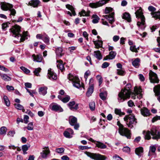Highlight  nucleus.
Instances as JSON below:
<instances>
[{
	"label": "nucleus",
	"mask_w": 160,
	"mask_h": 160,
	"mask_svg": "<svg viewBox=\"0 0 160 160\" xmlns=\"http://www.w3.org/2000/svg\"><path fill=\"white\" fill-rule=\"evenodd\" d=\"M123 119L124 121L126 122L127 125L131 128H133L137 123L136 118L132 114L126 115Z\"/></svg>",
	"instance_id": "f257e3e1"
},
{
	"label": "nucleus",
	"mask_w": 160,
	"mask_h": 160,
	"mask_svg": "<svg viewBox=\"0 0 160 160\" xmlns=\"http://www.w3.org/2000/svg\"><path fill=\"white\" fill-rule=\"evenodd\" d=\"M20 27L19 26L15 25L11 29V32L15 35V37L17 36L19 37V35L21 37L20 39V42H22L25 40L26 38V37L27 36V32H23L22 35L19 34V32L20 31ZM27 38H26V39Z\"/></svg>",
	"instance_id": "f03ea898"
},
{
	"label": "nucleus",
	"mask_w": 160,
	"mask_h": 160,
	"mask_svg": "<svg viewBox=\"0 0 160 160\" xmlns=\"http://www.w3.org/2000/svg\"><path fill=\"white\" fill-rule=\"evenodd\" d=\"M135 12L136 18L138 19H140L141 22L139 21L137 22V25L138 27L143 26L145 22V18L143 15L142 9L141 7H138Z\"/></svg>",
	"instance_id": "7ed1b4c3"
},
{
	"label": "nucleus",
	"mask_w": 160,
	"mask_h": 160,
	"mask_svg": "<svg viewBox=\"0 0 160 160\" xmlns=\"http://www.w3.org/2000/svg\"><path fill=\"white\" fill-rule=\"evenodd\" d=\"M131 93L127 90L122 89L118 93V99L119 102H122L128 99L130 97Z\"/></svg>",
	"instance_id": "20e7f679"
},
{
	"label": "nucleus",
	"mask_w": 160,
	"mask_h": 160,
	"mask_svg": "<svg viewBox=\"0 0 160 160\" xmlns=\"http://www.w3.org/2000/svg\"><path fill=\"white\" fill-rule=\"evenodd\" d=\"M117 125L119 128L118 132L119 134L121 135L125 136L128 139H130L131 135L130 131L127 128H124L119 121L117 122Z\"/></svg>",
	"instance_id": "39448f33"
},
{
	"label": "nucleus",
	"mask_w": 160,
	"mask_h": 160,
	"mask_svg": "<svg viewBox=\"0 0 160 160\" xmlns=\"http://www.w3.org/2000/svg\"><path fill=\"white\" fill-rule=\"evenodd\" d=\"M68 79L72 82L73 86L77 88H79L81 87L84 88L83 85L81 84L79 80L78 77L74 76L72 75L69 74L68 77Z\"/></svg>",
	"instance_id": "423d86ee"
},
{
	"label": "nucleus",
	"mask_w": 160,
	"mask_h": 160,
	"mask_svg": "<svg viewBox=\"0 0 160 160\" xmlns=\"http://www.w3.org/2000/svg\"><path fill=\"white\" fill-rule=\"evenodd\" d=\"M85 153L91 158L95 160H105L107 157L105 156L99 154L91 153L88 152H86Z\"/></svg>",
	"instance_id": "0eeeda50"
},
{
	"label": "nucleus",
	"mask_w": 160,
	"mask_h": 160,
	"mask_svg": "<svg viewBox=\"0 0 160 160\" xmlns=\"http://www.w3.org/2000/svg\"><path fill=\"white\" fill-rule=\"evenodd\" d=\"M110 0H100L95 2L89 3V6L92 8H97L108 3Z\"/></svg>",
	"instance_id": "6e6552de"
},
{
	"label": "nucleus",
	"mask_w": 160,
	"mask_h": 160,
	"mask_svg": "<svg viewBox=\"0 0 160 160\" xmlns=\"http://www.w3.org/2000/svg\"><path fill=\"white\" fill-rule=\"evenodd\" d=\"M149 78L152 83H158L159 81L157 74L151 70L149 73Z\"/></svg>",
	"instance_id": "1a4fd4ad"
},
{
	"label": "nucleus",
	"mask_w": 160,
	"mask_h": 160,
	"mask_svg": "<svg viewBox=\"0 0 160 160\" xmlns=\"http://www.w3.org/2000/svg\"><path fill=\"white\" fill-rule=\"evenodd\" d=\"M151 132L153 139L158 140L160 139V132L158 131L156 127L152 128L151 130Z\"/></svg>",
	"instance_id": "9d476101"
},
{
	"label": "nucleus",
	"mask_w": 160,
	"mask_h": 160,
	"mask_svg": "<svg viewBox=\"0 0 160 160\" xmlns=\"http://www.w3.org/2000/svg\"><path fill=\"white\" fill-rule=\"evenodd\" d=\"M73 130L70 128L67 129L64 132V136L66 138H70L72 137V135L73 134Z\"/></svg>",
	"instance_id": "9b49d317"
},
{
	"label": "nucleus",
	"mask_w": 160,
	"mask_h": 160,
	"mask_svg": "<svg viewBox=\"0 0 160 160\" xmlns=\"http://www.w3.org/2000/svg\"><path fill=\"white\" fill-rule=\"evenodd\" d=\"M51 107L52 110L53 111L62 112L63 111L61 106L56 104H52L50 106Z\"/></svg>",
	"instance_id": "f8f14e48"
},
{
	"label": "nucleus",
	"mask_w": 160,
	"mask_h": 160,
	"mask_svg": "<svg viewBox=\"0 0 160 160\" xmlns=\"http://www.w3.org/2000/svg\"><path fill=\"white\" fill-rule=\"evenodd\" d=\"M50 153V151L48 147H45L43 148L42 152L40 154L42 157L43 158H46Z\"/></svg>",
	"instance_id": "ddd939ff"
},
{
	"label": "nucleus",
	"mask_w": 160,
	"mask_h": 160,
	"mask_svg": "<svg viewBox=\"0 0 160 160\" xmlns=\"http://www.w3.org/2000/svg\"><path fill=\"white\" fill-rule=\"evenodd\" d=\"M114 12H112L109 15H103L102 16V17L106 19H108L109 22L111 24H112L113 22L114 21Z\"/></svg>",
	"instance_id": "4468645a"
},
{
	"label": "nucleus",
	"mask_w": 160,
	"mask_h": 160,
	"mask_svg": "<svg viewBox=\"0 0 160 160\" xmlns=\"http://www.w3.org/2000/svg\"><path fill=\"white\" fill-rule=\"evenodd\" d=\"M48 77L50 79L55 80L57 79V76L52 71L51 68L48 69Z\"/></svg>",
	"instance_id": "2eb2a0df"
},
{
	"label": "nucleus",
	"mask_w": 160,
	"mask_h": 160,
	"mask_svg": "<svg viewBox=\"0 0 160 160\" xmlns=\"http://www.w3.org/2000/svg\"><path fill=\"white\" fill-rule=\"evenodd\" d=\"M68 106L69 108L72 110H76L78 108V104H75V102L74 101L70 102L68 103Z\"/></svg>",
	"instance_id": "dca6fc26"
},
{
	"label": "nucleus",
	"mask_w": 160,
	"mask_h": 160,
	"mask_svg": "<svg viewBox=\"0 0 160 160\" xmlns=\"http://www.w3.org/2000/svg\"><path fill=\"white\" fill-rule=\"evenodd\" d=\"M33 59L34 61L37 62H41L43 58L41 55H35L33 54L32 55Z\"/></svg>",
	"instance_id": "f3484780"
},
{
	"label": "nucleus",
	"mask_w": 160,
	"mask_h": 160,
	"mask_svg": "<svg viewBox=\"0 0 160 160\" xmlns=\"http://www.w3.org/2000/svg\"><path fill=\"white\" fill-rule=\"evenodd\" d=\"M2 9L4 10H9L13 7L12 5L9 3H3L1 6Z\"/></svg>",
	"instance_id": "a211bd4d"
},
{
	"label": "nucleus",
	"mask_w": 160,
	"mask_h": 160,
	"mask_svg": "<svg viewBox=\"0 0 160 160\" xmlns=\"http://www.w3.org/2000/svg\"><path fill=\"white\" fill-rule=\"evenodd\" d=\"M140 111L142 115L144 117H147L150 115L149 111L146 108H141Z\"/></svg>",
	"instance_id": "6ab92c4d"
},
{
	"label": "nucleus",
	"mask_w": 160,
	"mask_h": 160,
	"mask_svg": "<svg viewBox=\"0 0 160 160\" xmlns=\"http://www.w3.org/2000/svg\"><path fill=\"white\" fill-rule=\"evenodd\" d=\"M66 7L69 10H70L72 12V14L69 11H68L67 12V14H69L71 16H72V15L73 16L76 15V13L74 8L72 6L68 4L66 5Z\"/></svg>",
	"instance_id": "aec40b11"
},
{
	"label": "nucleus",
	"mask_w": 160,
	"mask_h": 160,
	"mask_svg": "<svg viewBox=\"0 0 160 160\" xmlns=\"http://www.w3.org/2000/svg\"><path fill=\"white\" fill-rule=\"evenodd\" d=\"M57 62V68H59L62 72L64 70L65 68L63 62L61 60H58Z\"/></svg>",
	"instance_id": "412c9836"
},
{
	"label": "nucleus",
	"mask_w": 160,
	"mask_h": 160,
	"mask_svg": "<svg viewBox=\"0 0 160 160\" xmlns=\"http://www.w3.org/2000/svg\"><path fill=\"white\" fill-rule=\"evenodd\" d=\"M77 118L73 116H71L69 118V122L71 126H74V124L77 122Z\"/></svg>",
	"instance_id": "4be33fe9"
},
{
	"label": "nucleus",
	"mask_w": 160,
	"mask_h": 160,
	"mask_svg": "<svg viewBox=\"0 0 160 160\" xmlns=\"http://www.w3.org/2000/svg\"><path fill=\"white\" fill-rule=\"evenodd\" d=\"M47 88L46 87H41L38 89V92L40 94L45 95L47 93Z\"/></svg>",
	"instance_id": "5701e85b"
},
{
	"label": "nucleus",
	"mask_w": 160,
	"mask_h": 160,
	"mask_svg": "<svg viewBox=\"0 0 160 160\" xmlns=\"http://www.w3.org/2000/svg\"><path fill=\"white\" fill-rule=\"evenodd\" d=\"M136 153L139 156H141L143 153V148L142 147H139L136 149Z\"/></svg>",
	"instance_id": "b1692460"
},
{
	"label": "nucleus",
	"mask_w": 160,
	"mask_h": 160,
	"mask_svg": "<svg viewBox=\"0 0 160 160\" xmlns=\"http://www.w3.org/2000/svg\"><path fill=\"white\" fill-rule=\"evenodd\" d=\"M116 55V52L112 51L110 52L108 56H107L106 58H107L104 59L107 60L108 59H112L114 58Z\"/></svg>",
	"instance_id": "393cba45"
},
{
	"label": "nucleus",
	"mask_w": 160,
	"mask_h": 160,
	"mask_svg": "<svg viewBox=\"0 0 160 160\" xmlns=\"http://www.w3.org/2000/svg\"><path fill=\"white\" fill-rule=\"evenodd\" d=\"M97 147L101 149H105L107 148V146L103 143L99 141H97L95 143Z\"/></svg>",
	"instance_id": "a878e982"
},
{
	"label": "nucleus",
	"mask_w": 160,
	"mask_h": 160,
	"mask_svg": "<svg viewBox=\"0 0 160 160\" xmlns=\"http://www.w3.org/2000/svg\"><path fill=\"white\" fill-rule=\"evenodd\" d=\"M0 76H1L2 79L5 81H10L11 80V78L8 76L6 74H2L0 72Z\"/></svg>",
	"instance_id": "bb28decb"
},
{
	"label": "nucleus",
	"mask_w": 160,
	"mask_h": 160,
	"mask_svg": "<svg viewBox=\"0 0 160 160\" xmlns=\"http://www.w3.org/2000/svg\"><path fill=\"white\" fill-rule=\"evenodd\" d=\"M153 91L156 95L160 94V84L155 86L153 88Z\"/></svg>",
	"instance_id": "cd10ccee"
},
{
	"label": "nucleus",
	"mask_w": 160,
	"mask_h": 160,
	"mask_svg": "<svg viewBox=\"0 0 160 160\" xmlns=\"http://www.w3.org/2000/svg\"><path fill=\"white\" fill-rule=\"evenodd\" d=\"M63 50L62 48L59 47L58 48L56 51V53L57 55L59 57H62L63 54L62 53Z\"/></svg>",
	"instance_id": "c85d7f7f"
},
{
	"label": "nucleus",
	"mask_w": 160,
	"mask_h": 160,
	"mask_svg": "<svg viewBox=\"0 0 160 160\" xmlns=\"http://www.w3.org/2000/svg\"><path fill=\"white\" fill-rule=\"evenodd\" d=\"M94 56L98 60L102 59V56L99 51H95L94 52Z\"/></svg>",
	"instance_id": "c756f323"
},
{
	"label": "nucleus",
	"mask_w": 160,
	"mask_h": 160,
	"mask_svg": "<svg viewBox=\"0 0 160 160\" xmlns=\"http://www.w3.org/2000/svg\"><path fill=\"white\" fill-rule=\"evenodd\" d=\"M92 22L93 23H98L100 20L99 17L96 14L93 15L92 16Z\"/></svg>",
	"instance_id": "7c9ffc66"
},
{
	"label": "nucleus",
	"mask_w": 160,
	"mask_h": 160,
	"mask_svg": "<svg viewBox=\"0 0 160 160\" xmlns=\"http://www.w3.org/2000/svg\"><path fill=\"white\" fill-rule=\"evenodd\" d=\"M40 3V1L39 0H33L31 1L29 3L31 6H32L34 7H38V5Z\"/></svg>",
	"instance_id": "2f4dec72"
},
{
	"label": "nucleus",
	"mask_w": 160,
	"mask_h": 160,
	"mask_svg": "<svg viewBox=\"0 0 160 160\" xmlns=\"http://www.w3.org/2000/svg\"><path fill=\"white\" fill-rule=\"evenodd\" d=\"M94 43L95 45V48H98L102 47V42L101 40H98L97 41H94Z\"/></svg>",
	"instance_id": "473e14b6"
},
{
	"label": "nucleus",
	"mask_w": 160,
	"mask_h": 160,
	"mask_svg": "<svg viewBox=\"0 0 160 160\" xmlns=\"http://www.w3.org/2000/svg\"><path fill=\"white\" fill-rule=\"evenodd\" d=\"M90 13V11H88L86 12L84 10H82L81 12H79V14L80 15V16H89Z\"/></svg>",
	"instance_id": "72a5a7b5"
},
{
	"label": "nucleus",
	"mask_w": 160,
	"mask_h": 160,
	"mask_svg": "<svg viewBox=\"0 0 160 160\" xmlns=\"http://www.w3.org/2000/svg\"><path fill=\"white\" fill-rule=\"evenodd\" d=\"M122 18L127 20L128 22L131 21V18L130 14L127 12H125L123 14Z\"/></svg>",
	"instance_id": "f704fd0d"
},
{
	"label": "nucleus",
	"mask_w": 160,
	"mask_h": 160,
	"mask_svg": "<svg viewBox=\"0 0 160 160\" xmlns=\"http://www.w3.org/2000/svg\"><path fill=\"white\" fill-rule=\"evenodd\" d=\"M93 91V87L92 86H91L88 89L86 92V95L89 97L90 96Z\"/></svg>",
	"instance_id": "c9c22d12"
},
{
	"label": "nucleus",
	"mask_w": 160,
	"mask_h": 160,
	"mask_svg": "<svg viewBox=\"0 0 160 160\" xmlns=\"http://www.w3.org/2000/svg\"><path fill=\"white\" fill-rule=\"evenodd\" d=\"M42 40L47 44L49 45V38L47 35H43Z\"/></svg>",
	"instance_id": "e433bc0d"
},
{
	"label": "nucleus",
	"mask_w": 160,
	"mask_h": 160,
	"mask_svg": "<svg viewBox=\"0 0 160 160\" xmlns=\"http://www.w3.org/2000/svg\"><path fill=\"white\" fill-rule=\"evenodd\" d=\"M152 17L156 18V19H160V12H155L151 13Z\"/></svg>",
	"instance_id": "4c0bfd02"
},
{
	"label": "nucleus",
	"mask_w": 160,
	"mask_h": 160,
	"mask_svg": "<svg viewBox=\"0 0 160 160\" xmlns=\"http://www.w3.org/2000/svg\"><path fill=\"white\" fill-rule=\"evenodd\" d=\"M3 100L5 105L8 107L10 106V103L8 98L6 96H4L3 97Z\"/></svg>",
	"instance_id": "58836bf2"
},
{
	"label": "nucleus",
	"mask_w": 160,
	"mask_h": 160,
	"mask_svg": "<svg viewBox=\"0 0 160 160\" xmlns=\"http://www.w3.org/2000/svg\"><path fill=\"white\" fill-rule=\"evenodd\" d=\"M58 98L61 99L63 102H68L70 99V97L68 96H67L65 97L62 98L60 95L58 96Z\"/></svg>",
	"instance_id": "ea45409f"
},
{
	"label": "nucleus",
	"mask_w": 160,
	"mask_h": 160,
	"mask_svg": "<svg viewBox=\"0 0 160 160\" xmlns=\"http://www.w3.org/2000/svg\"><path fill=\"white\" fill-rule=\"evenodd\" d=\"M144 132H145L144 131L143 133L145 135V139L148 140L150 139L151 138L150 136V134H151V131H148L145 133H144Z\"/></svg>",
	"instance_id": "a19ab883"
},
{
	"label": "nucleus",
	"mask_w": 160,
	"mask_h": 160,
	"mask_svg": "<svg viewBox=\"0 0 160 160\" xmlns=\"http://www.w3.org/2000/svg\"><path fill=\"white\" fill-rule=\"evenodd\" d=\"M100 98L103 100H106L107 94V92H101L100 93L99 95Z\"/></svg>",
	"instance_id": "79ce46f5"
},
{
	"label": "nucleus",
	"mask_w": 160,
	"mask_h": 160,
	"mask_svg": "<svg viewBox=\"0 0 160 160\" xmlns=\"http://www.w3.org/2000/svg\"><path fill=\"white\" fill-rule=\"evenodd\" d=\"M15 108L19 110H22L23 112L25 111L24 109H23V107L22 106L18 103H15L14 104Z\"/></svg>",
	"instance_id": "37998d69"
},
{
	"label": "nucleus",
	"mask_w": 160,
	"mask_h": 160,
	"mask_svg": "<svg viewBox=\"0 0 160 160\" xmlns=\"http://www.w3.org/2000/svg\"><path fill=\"white\" fill-rule=\"evenodd\" d=\"M7 131L6 127L4 126L1 127L0 128V135L5 134Z\"/></svg>",
	"instance_id": "c03bdc74"
},
{
	"label": "nucleus",
	"mask_w": 160,
	"mask_h": 160,
	"mask_svg": "<svg viewBox=\"0 0 160 160\" xmlns=\"http://www.w3.org/2000/svg\"><path fill=\"white\" fill-rule=\"evenodd\" d=\"M30 147V145H25L22 146V149L23 152L24 154H27L26 151L28 150V148H29Z\"/></svg>",
	"instance_id": "a18cd8bd"
},
{
	"label": "nucleus",
	"mask_w": 160,
	"mask_h": 160,
	"mask_svg": "<svg viewBox=\"0 0 160 160\" xmlns=\"http://www.w3.org/2000/svg\"><path fill=\"white\" fill-rule=\"evenodd\" d=\"M41 70V68H35L34 71H33V73L34 75L37 76H40V75L39 74Z\"/></svg>",
	"instance_id": "49530a36"
},
{
	"label": "nucleus",
	"mask_w": 160,
	"mask_h": 160,
	"mask_svg": "<svg viewBox=\"0 0 160 160\" xmlns=\"http://www.w3.org/2000/svg\"><path fill=\"white\" fill-rule=\"evenodd\" d=\"M115 113L116 114L118 115L119 116H121L122 115H123L125 114V113L122 112L121 111L120 109H118L117 108H115Z\"/></svg>",
	"instance_id": "de8ad7c7"
},
{
	"label": "nucleus",
	"mask_w": 160,
	"mask_h": 160,
	"mask_svg": "<svg viewBox=\"0 0 160 160\" xmlns=\"http://www.w3.org/2000/svg\"><path fill=\"white\" fill-rule=\"evenodd\" d=\"M27 128L29 130H32L33 128V123L32 122H30L29 123L27 127L24 128V129Z\"/></svg>",
	"instance_id": "09e8293b"
},
{
	"label": "nucleus",
	"mask_w": 160,
	"mask_h": 160,
	"mask_svg": "<svg viewBox=\"0 0 160 160\" xmlns=\"http://www.w3.org/2000/svg\"><path fill=\"white\" fill-rule=\"evenodd\" d=\"M139 60L138 58H136L132 62V64L135 67L138 68L139 66Z\"/></svg>",
	"instance_id": "8fccbe9b"
},
{
	"label": "nucleus",
	"mask_w": 160,
	"mask_h": 160,
	"mask_svg": "<svg viewBox=\"0 0 160 160\" xmlns=\"http://www.w3.org/2000/svg\"><path fill=\"white\" fill-rule=\"evenodd\" d=\"M156 150V148L153 145L150 146V147L148 155V156H150L151 155L150 152L154 153L155 152Z\"/></svg>",
	"instance_id": "3c124183"
},
{
	"label": "nucleus",
	"mask_w": 160,
	"mask_h": 160,
	"mask_svg": "<svg viewBox=\"0 0 160 160\" xmlns=\"http://www.w3.org/2000/svg\"><path fill=\"white\" fill-rule=\"evenodd\" d=\"M117 71V73L119 75L123 76L125 74V71L121 69H118Z\"/></svg>",
	"instance_id": "603ef678"
},
{
	"label": "nucleus",
	"mask_w": 160,
	"mask_h": 160,
	"mask_svg": "<svg viewBox=\"0 0 160 160\" xmlns=\"http://www.w3.org/2000/svg\"><path fill=\"white\" fill-rule=\"evenodd\" d=\"M90 109L92 111H93L95 110V103L93 102H90L89 104Z\"/></svg>",
	"instance_id": "864d4df0"
},
{
	"label": "nucleus",
	"mask_w": 160,
	"mask_h": 160,
	"mask_svg": "<svg viewBox=\"0 0 160 160\" xmlns=\"http://www.w3.org/2000/svg\"><path fill=\"white\" fill-rule=\"evenodd\" d=\"M64 149L63 148H57L56 149V152L58 153H63L64 151Z\"/></svg>",
	"instance_id": "5fc2aeb1"
},
{
	"label": "nucleus",
	"mask_w": 160,
	"mask_h": 160,
	"mask_svg": "<svg viewBox=\"0 0 160 160\" xmlns=\"http://www.w3.org/2000/svg\"><path fill=\"white\" fill-rule=\"evenodd\" d=\"M20 69L25 73L28 74L30 72V71L25 67L22 66L20 67Z\"/></svg>",
	"instance_id": "6e6d98bb"
},
{
	"label": "nucleus",
	"mask_w": 160,
	"mask_h": 160,
	"mask_svg": "<svg viewBox=\"0 0 160 160\" xmlns=\"http://www.w3.org/2000/svg\"><path fill=\"white\" fill-rule=\"evenodd\" d=\"M134 91L135 94L137 95L140 94L142 92V89L140 88H138L137 87H135L134 89Z\"/></svg>",
	"instance_id": "4d7b16f0"
},
{
	"label": "nucleus",
	"mask_w": 160,
	"mask_h": 160,
	"mask_svg": "<svg viewBox=\"0 0 160 160\" xmlns=\"http://www.w3.org/2000/svg\"><path fill=\"white\" fill-rule=\"evenodd\" d=\"M97 79L99 83V85H100L102 83V78L100 75H97Z\"/></svg>",
	"instance_id": "13d9d810"
},
{
	"label": "nucleus",
	"mask_w": 160,
	"mask_h": 160,
	"mask_svg": "<svg viewBox=\"0 0 160 160\" xmlns=\"http://www.w3.org/2000/svg\"><path fill=\"white\" fill-rule=\"evenodd\" d=\"M9 22H6L3 23L2 24V28L3 30H5L6 28L8 27V25L10 24Z\"/></svg>",
	"instance_id": "bf43d9fd"
},
{
	"label": "nucleus",
	"mask_w": 160,
	"mask_h": 160,
	"mask_svg": "<svg viewBox=\"0 0 160 160\" xmlns=\"http://www.w3.org/2000/svg\"><path fill=\"white\" fill-rule=\"evenodd\" d=\"M112 8L110 7H106L105 10V13L108 14L112 12Z\"/></svg>",
	"instance_id": "052dcab7"
},
{
	"label": "nucleus",
	"mask_w": 160,
	"mask_h": 160,
	"mask_svg": "<svg viewBox=\"0 0 160 160\" xmlns=\"http://www.w3.org/2000/svg\"><path fill=\"white\" fill-rule=\"evenodd\" d=\"M130 50L132 52H138V50L134 45L131 46L130 47Z\"/></svg>",
	"instance_id": "680f3d73"
},
{
	"label": "nucleus",
	"mask_w": 160,
	"mask_h": 160,
	"mask_svg": "<svg viewBox=\"0 0 160 160\" xmlns=\"http://www.w3.org/2000/svg\"><path fill=\"white\" fill-rule=\"evenodd\" d=\"M78 148L79 149L84 150L85 149H90L91 148V147H88V146H80L78 147Z\"/></svg>",
	"instance_id": "e2e57ef3"
},
{
	"label": "nucleus",
	"mask_w": 160,
	"mask_h": 160,
	"mask_svg": "<svg viewBox=\"0 0 160 160\" xmlns=\"http://www.w3.org/2000/svg\"><path fill=\"white\" fill-rule=\"evenodd\" d=\"M29 118V117L28 115H25L24 116L23 120H24V122L25 123L27 124L28 122Z\"/></svg>",
	"instance_id": "0e129e2a"
},
{
	"label": "nucleus",
	"mask_w": 160,
	"mask_h": 160,
	"mask_svg": "<svg viewBox=\"0 0 160 160\" xmlns=\"http://www.w3.org/2000/svg\"><path fill=\"white\" fill-rule=\"evenodd\" d=\"M90 74V72L89 70H87L86 72L84 74V78L86 80L88 78V77Z\"/></svg>",
	"instance_id": "69168bd1"
},
{
	"label": "nucleus",
	"mask_w": 160,
	"mask_h": 160,
	"mask_svg": "<svg viewBox=\"0 0 160 160\" xmlns=\"http://www.w3.org/2000/svg\"><path fill=\"white\" fill-rule=\"evenodd\" d=\"M131 87V85L130 84H127L126 86L124 88V89H126L129 91L131 93V91L130 90V88Z\"/></svg>",
	"instance_id": "338daca9"
},
{
	"label": "nucleus",
	"mask_w": 160,
	"mask_h": 160,
	"mask_svg": "<svg viewBox=\"0 0 160 160\" xmlns=\"http://www.w3.org/2000/svg\"><path fill=\"white\" fill-rule=\"evenodd\" d=\"M122 150L124 152H130V149L128 147H125L123 148Z\"/></svg>",
	"instance_id": "774afa93"
}]
</instances>
